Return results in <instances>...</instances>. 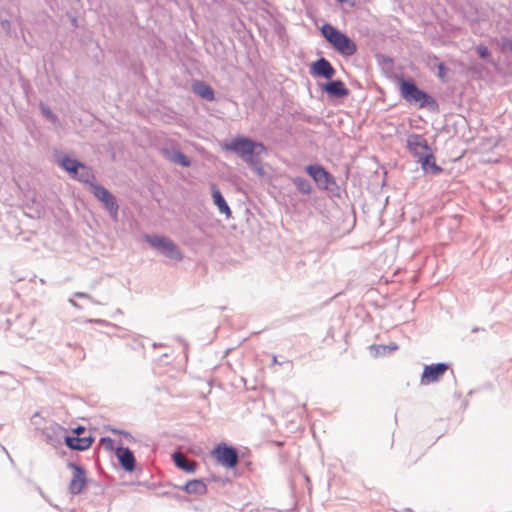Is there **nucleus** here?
Listing matches in <instances>:
<instances>
[{
	"label": "nucleus",
	"instance_id": "1",
	"mask_svg": "<svg viewBox=\"0 0 512 512\" xmlns=\"http://www.w3.org/2000/svg\"><path fill=\"white\" fill-rule=\"evenodd\" d=\"M321 33L333 48L344 56H352L357 51L356 44L344 33L330 24L321 27Z\"/></svg>",
	"mask_w": 512,
	"mask_h": 512
},
{
	"label": "nucleus",
	"instance_id": "2",
	"mask_svg": "<svg viewBox=\"0 0 512 512\" xmlns=\"http://www.w3.org/2000/svg\"><path fill=\"white\" fill-rule=\"evenodd\" d=\"M400 94L407 102L417 104L420 108L435 105V100L411 80H401Z\"/></svg>",
	"mask_w": 512,
	"mask_h": 512
},
{
	"label": "nucleus",
	"instance_id": "3",
	"mask_svg": "<svg viewBox=\"0 0 512 512\" xmlns=\"http://www.w3.org/2000/svg\"><path fill=\"white\" fill-rule=\"evenodd\" d=\"M145 240L150 244V246L161 251V253L166 257L175 261L182 260L183 255L181 250L169 238L158 235H147L145 236Z\"/></svg>",
	"mask_w": 512,
	"mask_h": 512
},
{
	"label": "nucleus",
	"instance_id": "4",
	"mask_svg": "<svg viewBox=\"0 0 512 512\" xmlns=\"http://www.w3.org/2000/svg\"><path fill=\"white\" fill-rule=\"evenodd\" d=\"M216 460L226 468H234L239 462L238 450L224 442L219 443L213 450Z\"/></svg>",
	"mask_w": 512,
	"mask_h": 512
},
{
	"label": "nucleus",
	"instance_id": "5",
	"mask_svg": "<svg viewBox=\"0 0 512 512\" xmlns=\"http://www.w3.org/2000/svg\"><path fill=\"white\" fill-rule=\"evenodd\" d=\"M60 164L68 173L80 181L88 182L92 178L91 171L77 160L64 157Z\"/></svg>",
	"mask_w": 512,
	"mask_h": 512
},
{
	"label": "nucleus",
	"instance_id": "6",
	"mask_svg": "<svg viewBox=\"0 0 512 512\" xmlns=\"http://www.w3.org/2000/svg\"><path fill=\"white\" fill-rule=\"evenodd\" d=\"M67 467L73 470V475L69 483V492L72 495H78L83 491L87 483L86 471L75 462H68Z\"/></svg>",
	"mask_w": 512,
	"mask_h": 512
},
{
	"label": "nucleus",
	"instance_id": "7",
	"mask_svg": "<svg viewBox=\"0 0 512 512\" xmlns=\"http://www.w3.org/2000/svg\"><path fill=\"white\" fill-rule=\"evenodd\" d=\"M256 147L263 149V144L254 142L245 137H237L228 143L222 144L224 150L233 151L240 157H243L249 149H255Z\"/></svg>",
	"mask_w": 512,
	"mask_h": 512
},
{
	"label": "nucleus",
	"instance_id": "8",
	"mask_svg": "<svg viewBox=\"0 0 512 512\" xmlns=\"http://www.w3.org/2000/svg\"><path fill=\"white\" fill-rule=\"evenodd\" d=\"M266 153V148L263 145V149L256 147L255 149H249L248 152L241 157L259 176H264L265 170L261 164V155Z\"/></svg>",
	"mask_w": 512,
	"mask_h": 512
},
{
	"label": "nucleus",
	"instance_id": "9",
	"mask_svg": "<svg viewBox=\"0 0 512 512\" xmlns=\"http://www.w3.org/2000/svg\"><path fill=\"white\" fill-rule=\"evenodd\" d=\"M447 370L448 366L444 363L425 366L421 376V383L428 385L430 383L438 382Z\"/></svg>",
	"mask_w": 512,
	"mask_h": 512
},
{
	"label": "nucleus",
	"instance_id": "10",
	"mask_svg": "<svg viewBox=\"0 0 512 512\" xmlns=\"http://www.w3.org/2000/svg\"><path fill=\"white\" fill-rule=\"evenodd\" d=\"M407 147L410 153L416 158H419L431 151L427 140L422 135L418 134H412L408 137Z\"/></svg>",
	"mask_w": 512,
	"mask_h": 512
},
{
	"label": "nucleus",
	"instance_id": "11",
	"mask_svg": "<svg viewBox=\"0 0 512 512\" xmlns=\"http://www.w3.org/2000/svg\"><path fill=\"white\" fill-rule=\"evenodd\" d=\"M94 438L91 434L87 435H65L64 442L68 448L76 451L87 450L93 443Z\"/></svg>",
	"mask_w": 512,
	"mask_h": 512
},
{
	"label": "nucleus",
	"instance_id": "12",
	"mask_svg": "<svg viewBox=\"0 0 512 512\" xmlns=\"http://www.w3.org/2000/svg\"><path fill=\"white\" fill-rule=\"evenodd\" d=\"M116 456L119 461L120 466L126 472H132L136 466V459L133 452L128 447L120 446L116 448Z\"/></svg>",
	"mask_w": 512,
	"mask_h": 512
},
{
	"label": "nucleus",
	"instance_id": "13",
	"mask_svg": "<svg viewBox=\"0 0 512 512\" xmlns=\"http://www.w3.org/2000/svg\"><path fill=\"white\" fill-rule=\"evenodd\" d=\"M93 194L104 203L106 208L112 213H117L118 205L114 196L103 186L95 185L93 186Z\"/></svg>",
	"mask_w": 512,
	"mask_h": 512
},
{
	"label": "nucleus",
	"instance_id": "14",
	"mask_svg": "<svg viewBox=\"0 0 512 512\" xmlns=\"http://www.w3.org/2000/svg\"><path fill=\"white\" fill-rule=\"evenodd\" d=\"M310 73L314 76L331 79L335 74V69L328 60L325 58H320L312 63Z\"/></svg>",
	"mask_w": 512,
	"mask_h": 512
},
{
	"label": "nucleus",
	"instance_id": "15",
	"mask_svg": "<svg viewBox=\"0 0 512 512\" xmlns=\"http://www.w3.org/2000/svg\"><path fill=\"white\" fill-rule=\"evenodd\" d=\"M306 171L319 185L327 187L328 183L331 182V175L319 165H309Z\"/></svg>",
	"mask_w": 512,
	"mask_h": 512
},
{
	"label": "nucleus",
	"instance_id": "16",
	"mask_svg": "<svg viewBox=\"0 0 512 512\" xmlns=\"http://www.w3.org/2000/svg\"><path fill=\"white\" fill-rule=\"evenodd\" d=\"M323 90L331 96L338 98L346 97L349 90L341 80H334L323 85Z\"/></svg>",
	"mask_w": 512,
	"mask_h": 512
},
{
	"label": "nucleus",
	"instance_id": "17",
	"mask_svg": "<svg viewBox=\"0 0 512 512\" xmlns=\"http://www.w3.org/2000/svg\"><path fill=\"white\" fill-rule=\"evenodd\" d=\"M210 188H211L213 203L218 207V210L220 211V213L226 215V217H230L231 216L230 207L228 206L227 202L225 201L224 197L222 196L220 190L217 188V186L215 184H212L210 186Z\"/></svg>",
	"mask_w": 512,
	"mask_h": 512
},
{
	"label": "nucleus",
	"instance_id": "18",
	"mask_svg": "<svg viewBox=\"0 0 512 512\" xmlns=\"http://www.w3.org/2000/svg\"><path fill=\"white\" fill-rule=\"evenodd\" d=\"M182 491L193 495H204L207 492V486L201 479H193L180 487Z\"/></svg>",
	"mask_w": 512,
	"mask_h": 512
},
{
	"label": "nucleus",
	"instance_id": "19",
	"mask_svg": "<svg viewBox=\"0 0 512 512\" xmlns=\"http://www.w3.org/2000/svg\"><path fill=\"white\" fill-rule=\"evenodd\" d=\"M172 458L176 467L182 469L183 471L192 473L196 470V463L194 461L189 460L181 452H175L172 455Z\"/></svg>",
	"mask_w": 512,
	"mask_h": 512
},
{
	"label": "nucleus",
	"instance_id": "20",
	"mask_svg": "<svg viewBox=\"0 0 512 512\" xmlns=\"http://www.w3.org/2000/svg\"><path fill=\"white\" fill-rule=\"evenodd\" d=\"M418 161L424 171H428L430 169L434 174H438L442 171V169L436 164L432 151H429L428 153L419 157Z\"/></svg>",
	"mask_w": 512,
	"mask_h": 512
},
{
	"label": "nucleus",
	"instance_id": "21",
	"mask_svg": "<svg viewBox=\"0 0 512 512\" xmlns=\"http://www.w3.org/2000/svg\"><path fill=\"white\" fill-rule=\"evenodd\" d=\"M192 89L197 95H199L203 99H206L208 101L214 100V91L209 85L203 82H195L192 85Z\"/></svg>",
	"mask_w": 512,
	"mask_h": 512
},
{
	"label": "nucleus",
	"instance_id": "22",
	"mask_svg": "<svg viewBox=\"0 0 512 512\" xmlns=\"http://www.w3.org/2000/svg\"><path fill=\"white\" fill-rule=\"evenodd\" d=\"M293 184L297 187V189L303 194H309L311 192L310 183L301 177H296L293 179Z\"/></svg>",
	"mask_w": 512,
	"mask_h": 512
},
{
	"label": "nucleus",
	"instance_id": "23",
	"mask_svg": "<svg viewBox=\"0 0 512 512\" xmlns=\"http://www.w3.org/2000/svg\"><path fill=\"white\" fill-rule=\"evenodd\" d=\"M169 159L172 162L177 163L184 167H188L190 165V160L188 159V157L180 151L174 152L173 155L169 157Z\"/></svg>",
	"mask_w": 512,
	"mask_h": 512
},
{
	"label": "nucleus",
	"instance_id": "24",
	"mask_svg": "<svg viewBox=\"0 0 512 512\" xmlns=\"http://www.w3.org/2000/svg\"><path fill=\"white\" fill-rule=\"evenodd\" d=\"M500 46L502 51L512 52V38H503Z\"/></svg>",
	"mask_w": 512,
	"mask_h": 512
},
{
	"label": "nucleus",
	"instance_id": "25",
	"mask_svg": "<svg viewBox=\"0 0 512 512\" xmlns=\"http://www.w3.org/2000/svg\"><path fill=\"white\" fill-rule=\"evenodd\" d=\"M100 442L107 450L114 449V441L110 437H102Z\"/></svg>",
	"mask_w": 512,
	"mask_h": 512
},
{
	"label": "nucleus",
	"instance_id": "26",
	"mask_svg": "<svg viewBox=\"0 0 512 512\" xmlns=\"http://www.w3.org/2000/svg\"><path fill=\"white\" fill-rule=\"evenodd\" d=\"M476 51H477L478 55L483 59H486L489 56L488 48L484 45H479L477 47Z\"/></svg>",
	"mask_w": 512,
	"mask_h": 512
},
{
	"label": "nucleus",
	"instance_id": "27",
	"mask_svg": "<svg viewBox=\"0 0 512 512\" xmlns=\"http://www.w3.org/2000/svg\"><path fill=\"white\" fill-rule=\"evenodd\" d=\"M72 432L75 434V435H80V436H83V435H86L85 434V427L84 426H81V425H78L77 427L75 428H72L71 429Z\"/></svg>",
	"mask_w": 512,
	"mask_h": 512
},
{
	"label": "nucleus",
	"instance_id": "28",
	"mask_svg": "<svg viewBox=\"0 0 512 512\" xmlns=\"http://www.w3.org/2000/svg\"><path fill=\"white\" fill-rule=\"evenodd\" d=\"M445 75H446V67L444 66V64H439L438 65V77L441 79H444Z\"/></svg>",
	"mask_w": 512,
	"mask_h": 512
},
{
	"label": "nucleus",
	"instance_id": "29",
	"mask_svg": "<svg viewBox=\"0 0 512 512\" xmlns=\"http://www.w3.org/2000/svg\"><path fill=\"white\" fill-rule=\"evenodd\" d=\"M120 434H122L124 437L126 438H129L131 437V434L129 432H126V431H119Z\"/></svg>",
	"mask_w": 512,
	"mask_h": 512
},
{
	"label": "nucleus",
	"instance_id": "30",
	"mask_svg": "<svg viewBox=\"0 0 512 512\" xmlns=\"http://www.w3.org/2000/svg\"><path fill=\"white\" fill-rule=\"evenodd\" d=\"M390 349H391V350H395V349H397V345L392 346Z\"/></svg>",
	"mask_w": 512,
	"mask_h": 512
},
{
	"label": "nucleus",
	"instance_id": "31",
	"mask_svg": "<svg viewBox=\"0 0 512 512\" xmlns=\"http://www.w3.org/2000/svg\"><path fill=\"white\" fill-rule=\"evenodd\" d=\"M379 348H382L383 350H385L386 346H379Z\"/></svg>",
	"mask_w": 512,
	"mask_h": 512
}]
</instances>
